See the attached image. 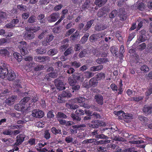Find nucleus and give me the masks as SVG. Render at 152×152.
I'll list each match as a JSON object with an SVG mask.
<instances>
[{"mask_svg":"<svg viewBox=\"0 0 152 152\" xmlns=\"http://www.w3.org/2000/svg\"><path fill=\"white\" fill-rule=\"evenodd\" d=\"M50 59L49 57L47 56H36L34 58V61L39 62H45Z\"/></svg>","mask_w":152,"mask_h":152,"instance_id":"f8f14e48","label":"nucleus"},{"mask_svg":"<svg viewBox=\"0 0 152 152\" xmlns=\"http://www.w3.org/2000/svg\"><path fill=\"white\" fill-rule=\"evenodd\" d=\"M152 109V106H145L143 109V112L145 113L149 114L151 113V109Z\"/></svg>","mask_w":152,"mask_h":152,"instance_id":"72a5a7b5","label":"nucleus"},{"mask_svg":"<svg viewBox=\"0 0 152 152\" xmlns=\"http://www.w3.org/2000/svg\"><path fill=\"white\" fill-rule=\"evenodd\" d=\"M107 61V59L104 58H99L97 59L96 61V63L99 64H103Z\"/></svg>","mask_w":152,"mask_h":152,"instance_id":"a18cd8bd","label":"nucleus"},{"mask_svg":"<svg viewBox=\"0 0 152 152\" xmlns=\"http://www.w3.org/2000/svg\"><path fill=\"white\" fill-rule=\"evenodd\" d=\"M147 39V37L146 35H139L134 44L138 45L140 43L145 41Z\"/></svg>","mask_w":152,"mask_h":152,"instance_id":"aec40b11","label":"nucleus"},{"mask_svg":"<svg viewBox=\"0 0 152 152\" xmlns=\"http://www.w3.org/2000/svg\"><path fill=\"white\" fill-rule=\"evenodd\" d=\"M44 68V66L42 65L36 64V66L34 68V70L35 71H38L43 70Z\"/></svg>","mask_w":152,"mask_h":152,"instance_id":"c03bdc74","label":"nucleus"},{"mask_svg":"<svg viewBox=\"0 0 152 152\" xmlns=\"http://www.w3.org/2000/svg\"><path fill=\"white\" fill-rule=\"evenodd\" d=\"M80 85L76 83L71 86V88L72 89V92H77L80 89Z\"/></svg>","mask_w":152,"mask_h":152,"instance_id":"7c9ffc66","label":"nucleus"},{"mask_svg":"<svg viewBox=\"0 0 152 152\" xmlns=\"http://www.w3.org/2000/svg\"><path fill=\"white\" fill-rule=\"evenodd\" d=\"M37 21L36 16L34 15L31 16L28 19L27 22L29 23H33Z\"/></svg>","mask_w":152,"mask_h":152,"instance_id":"ea45409f","label":"nucleus"},{"mask_svg":"<svg viewBox=\"0 0 152 152\" xmlns=\"http://www.w3.org/2000/svg\"><path fill=\"white\" fill-rule=\"evenodd\" d=\"M110 138L113 140L115 141L124 142L126 141L125 139L120 136L119 135H115L114 134H111Z\"/></svg>","mask_w":152,"mask_h":152,"instance_id":"f3484780","label":"nucleus"},{"mask_svg":"<svg viewBox=\"0 0 152 152\" xmlns=\"http://www.w3.org/2000/svg\"><path fill=\"white\" fill-rule=\"evenodd\" d=\"M90 1H88V0H86L85 3L82 5V9L84 10H85L86 9H88L89 7L90 6Z\"/></svg>","mask_w":152,"mask_h":152,"instance_id":"8fccbe9b","label":"nucleus"},{"mask_svg":"<svg viewBox=\"0 0 152 152\" xmlns=\"http://www.w3.org/2000/svg\"><path fill=\"white\" fill-rule=\"evenodd\" d=\"M25 136L23 134H20L16 137V140L15 144L17 146L20 145L24 140Z\"/></svg>","mask_w":152,"mask_h":152,"instance_id":"4468645a","label":"nucleus"},{"mask_svg":"<svg viewBox=\"0 0 152 152\" xmlns=\"http://www.w3.org/2000/svg\"><path fill=\"white\" fill-rule=\"evenodd\" d=\"M103 68V65H100L97 66H94L91 67L90 68V70L91 71L95 72L100 70L102 69Z\"/></svg>","mask_w":152,"mask_h":152,"instance_id":"cd10ccee","label":"nucleus"},{"mask_svg":"<svg viewBox=\"0 0 152 152\" xmlns=\"http://www.w3.org/2000/svg\"><path fill=\"white\" fill-rule=\"evenodd\" d=\"M68 80L71 86L76 83L75 80L71 77H70L68 78Z\"/></svg>","mask_w":152,"mask_h":152,"instance_id":"37998d69","label":"nucleus"},{"mask_svg":"<svg viewBox=\"0 0 152 152\" xmlns=\"http://www.w3.org/2000/svg\"><path fill=\"white\" fill-rule=\"evenodd\" d=\"M107 28V26L104 23H99L96 24L95 26V30L98 31L105 29Z\"/></svg>","mask_w":152,"mask_h":152,"instance_id":"dca6fc26","label":"nucleus"},{"mask_svg":"<svg viewBox=\"0 0 152 152\" xmlns=\"http://www.w3.org/2000/svg\"><path fill=\"white\" fill-rule=\"evenodd\" d=\"M138 118L140 121L144 123L148 121V119L147 118L142 115L139 116Z\"/></svg>","mask_w":152,"mask_h":152,"instance_id":"e2e57ef3","label":"nucleus"},{"mask_svg":"<svg viewBox=\"0 0 152 152\" xmlns=\"http://www.w3.org/2000/svg\"><path fill=\"white\" fill-rule=\"evenodd\" d=\"M2 133L4 135H10L13 133V132L10 129H5L3 131Z\"/></svg>","mask_w":152,"mask_h":152,"instance_id":"13d9d810","label":"nucleus"},{"mask_svg":"<svg viewBox=\"0 0 152 152\" xmlns=\"http://www.w3.org/2000/svg\"><path fill=\"white\" fill-rule=\"evenodd\" d=\"M45 17V15L44 14H40L37 16V19L40 23L44 24L46 22L45 19L44 18Z\"/></svg>","mask_w":152,"mask_h":152,"instance_id":"393cba45","label":"nucleus"},{"mask_svg":"<svg viewBox=\"0 0 152 152\" xmlns=\"http://www.w3.org/2000/svg\"><path fill=\"white\" fill-rule=\"evenodd\" d=\"M75 101H77L78 103H81L85 101V99L83 97H79L75 98Z\"/></svg>","mask_w":152,"mask_h":152,"instance_id":"338daca9","label":"nucleus"},{"mask_svg":"<svg viewBox=\"0 0 152 152\" xmlns=\"http://www.w3.org/2000/svg\"><path fill=\"white\" fill-rule=\"evenodd\" d=\"M105 12L103 8L99 9L97 13V15L99 17H101L105 14Z\"/></svg>","mask_w":152,"mask_h":152,"instance_id":"052dcab7","label":"nucleus"},{"mask_svg":"<svg viewBox=\"0 0 152 152\" xmlns=\"http://www.w3.org/2000/svg\"><path fill=\"white\" fill-rule=\"evenodd\" d=\"M115 114L117 115L120 119H123V115L124 114V113L122 111H120L118 112L114 111Z\"/></svg>","mask_w":152,"mask_h":152,"instance_id":"603ef678","label":"nucleus"},{"mask_svg":"<svg viewBox=\"0 0 152 152\" xmlns=\"http://www.w3.org/2000/svg\"><path fill=\"white\" fill-rule=\"evenodd\" d=\"M35 37V35L32 32L24 31L23 33V38L26 41L31 40Z\"/></svg>","mask_w":152,"mask_h":152,"instance_id":"6e6552de","label":"nucleus"},{"mask_svg":"<svg viewBox=\"0 0 152 152\" xmlns=\"http://www.w3.org/2000/svg\"><path fill=\"white\" fill-rule=\"evenodd\" d=\"M17 7L20 11L22 12L26 11L27 10L26 6L22 4L18 5Z\"/></svg>","mask_w":152,"mask_h":152,"instance_id":"de8ad7c7","label":"nucleus"},{"mask_svg":"<svg viewBox=\"0 0 152 152\" xmlns=\"http://www.w3.org/2000/svg\"><path fill=\"white\" fill-rule=\"evenodd\" d=\"M89 83L91 87H94L97 85L98 80L96 78L93 77L90 80Z\"/></svg>","mask_w":152,"mask_h":152,"instance_id":"b1692460","label":"nucleus"},{"mask_svg":"<svg viewBox=\"0 0 152 152\" xmlns=\"http://www.w3.org/2000/svg\"><path fill=\"white\" fill-rule=\"evenodd\" d=\"M94 20L92 19L87 22L86 24L83 29L82 31L83 32H86L91 28L92 25L94 23Z\"/></svg>","mask_w":152,"mask_h":152,"instance_id":"412c9836","label":"nucleus"},{"mask_svg":"<svg viewBox=\"0 0 152 152\" xmlns=\"http://www.w3.org/2000/svg\"><path fill=\"white\" fill-rule=\"evenodd\" d=\"M112 128H111V129L110 128H106V129H103L102 130H101V133H104L106 136H108L111 135V132H110V129H112Z\"/></svg>","mask_w":152,"mask_h":152,"instance_id":"c85d7f7f","label":"nucleus"},{"mask_svg":"<svg viewBox=\"0 0 152 152\" xmlns=\"http://www.w3.org/2000/svg\"><path fill=\"white\" fill-rule=\"evenodd\" d=\"M107 1V0H95L94 4L99 7H101Z\"/></svg>","mask_w":152,"mask_h":152,"instance_id":"bb28decb","label":"nucleus"},{"mask_svg":"<svg viewBox=\"0 0 152 152\" xmlns=\"http://www.w3.org/2000/svg\"><path fill=\"white\" fill-rule=\"evenodd\" d=\"M143 98V97L141 96L132 97L131 98V101H134L135 102H138L142 99Z\"/></svg>","mask_w":152,"mask_h":152,"instance_id":"5fc2aeb1","label":"nucleus"},{"mask_svg":"<svg viewBox=\"0 0 152 152\" xmlns=\"http://www.w3.org/2000/svg\"><path fill=\"white\" fill-rule=\"evenodd\" d=\"M105 35V34L104 33L94 34L90 36L89 37V40L91 42H95L100 38H103Z\"/></svg>","mask_w":152,"mask_h":152,"instance_id":"39448f33","label":"nucleus"},{"mask_svg":"<svg viewBox=\"0 0 152 152\" xmlns=\"http://www.w3.org/2000/svg\"><path fill=\"white\" fill-rule=\"evenodd\" d=\"M145 6L144 3H139L137 6V9L141 11H142L145 9Z\"/></svg>","mask_w":152,"mask_h":152,"instance_id":"0e129e2a","label":"nucleus"},{"mask_svg":"<svg viewBox=\"0 0 152 152\" xmlns=\"http://www.w3.org/2000/svg\"><path fill=\"white\" fill-rule=\"evenodd\" d=\"M51 132L54 134L56 135L57 134H61V130L57 129L55 127H53L51 129Z\"/></svg>","mask_w":152,"mask_h":152,"instance_id":"79ce46f5","label":"nucleus"},{"mask_svg":"<svg viewBox=\"0 0 152 152\" xmlns=\"http://www.w3.org/2000/svg\"><path fill=\"white\" fill-rule=\"evenodd\" d=\"M133 138H134V140L130 141L129 142V143L133 144H137L138 143H142L144 142L143 140H138L139 138V137L137 135H134Z\"/></svg>","mask_w":152,"mask_h":152,"instance_id":"5701e85b","label":"nucleus"},{"mask_svg":"<svg viewBox=\"0 0 152 152\" xmlns=\"http://www.w3.org/2000/svg\"><path fill=\"white\" fill-rule=\"evenodd\" d=\"M11 48L12 47H7L5 49H1L0 50V53L2 55L9 57L10 55V51Z\"/></svg>","mask_w":152,"mask_h":152,"instance_id":"a211bd4d","label":"nucleus"},{"mask_svg":"<svg viewBox=\"0 0 152 152\" xmlns=\"http://www.w3.org/2000/svg\"><path fill=\"white\" fill-rule=\"evenodd\" d=\"M67 105L68 106V107L71 109L75 110L79 107V106L77 104H67Z\"/></svg>","mask_w":152,"mask_h":152,"instance_id":"774afa93","label":"nucleus"},{"mask_svg":"<svg viewBox=\"0 0 152 152\" xmlns=\"http://www.w3.org/2000/svg\"><path fill=\"white\" fill-rule=\"evenodd\" d=\"M85 76L87 78H89L92 77L94 75V73L93 72H90L89 71L86 72H84Z\"/></svg>","mask_w":152,"mask_h":152,"instance_id":"09e8293b","label":"nucleus"},{"mask_svg":"<svg viewBox=\"0 0 152 152\" xmlns=\"http://www.w3.org/2000/svg\"><path fill=\"white\" fill-rule=\"evenodd\" d=\"M96 141V139H87L84 140L83 142V143L85 144H88L89 143H91L94 142Z\"/></svg>","mask_w":152,"mask_h":152,"instance_id":"49530a36","label":"nucleus"},{"mask_svg":"<svg viewBox=\"0 0 152 152\" xmlns=\"http://www.w3.org/2000/svg\"><path fill=\"white\" fill-rule=\"evenodd\" d=\"M65 141L67 143L72 142L73 144H75L76 143L75 141H73V139L71 136H69L66 137L65 138Z\"/></svg>","mask_w":152,"mask_h":152,"instance_id":"a19ab883","label":"nucleus"},{"mask_svg":"<svg viewBox=\"0 0 152 152\" xmlns=\"http://www.w3.org/2000/svg\"><path fill=\"white\" fill-rule=\"evenodd\" d=\"M54 83L57 89L59 90H62L65 89V87L64 86L62 81L59 78L56 79Z\"/></svg>","mask_w":152,"mask_h":152,"instance_id":"1a4fd4ad","label":"nucleus"},{"mask_svg":"<svg viewBox=\"0 0 152 152\" xmlns=\"http://www.w3.org/2000/svg\"><path fill=\"white\" fill-rule=\"evenodd\" d=\"M16 98V96H15L9 97L6 100L5 103L9 105H11L14 103V102Z\"/></svg>","mask_w":152,"mask_h":152,"instance_id":"4be33fe9","label":"nucleus"},{"mask_svg":"<svg viewBox=\"0 0 152 152\" xmlns=\"http://www.w3.org/2000/svg\"><path fill=\"white\" fill-rule=\"evenodd\" d=\"M86 126L85 124H83L82 125H77L72 126V127L69 128L70 132L72 134L77 133V129L80 128L85 127Z\"/></svg>","mask_w":152,"mask_h":152,"instance_id":"2eb2a0df","label":"nucleus"},{"mask_svg":"<svg viewBox=\"0 0 152 152\" xmlns=\"http://www.w3.org/2000/svg\"><path fill=\"white\" fill-rule=\"evenodd\" d=\"M53 37L54 36L52 34H48L47 35L45 40L48 43H49L53 40Z\"/></svg>","mask_w":152,"mask_h":152,"instance_id":"864d4df0","label":"nucleus"},{"mask_svg":"<svg viewBox=\"0 0 152 152\" xmlns=\"http://www.w3.org/2000/svg\"><path fill=\"white\" fill-rule=\"evenodd\" d=\"M72 94L68 90L63 91L61 94H59L58 96L57 102L59 103L64 102L66 98H70L72 96Z\"/></svg>","mask_w":152,"mask_h":152,"instance_id":"f03ea898","label":"nucleus"},{"mask_svg":"<svg viewBox=\"0 0 152 152\" xmlns=\"http://www.w3.org/2000/svg\"><path fill=\"white\" fill-rule=\"evenodd\" d=\"M8 69L6 67L0 66V77L2 78H4L7 77L8 73Z\"/></svg>","mask_w":152,"mask_h":152,"instance_id":"ddd939ff","label":"nucleus"},{"mask_svg":"<svg viewBox=\"0 0 152 152\" xmlns=\"http://www.w3.org/2000/svg\"><path fill=\"white\" fill-rule=\"evenodd\" d=\"M89 36V33H86L81 38L80 41V42L82 44H85L87 41Z\"/></svg>","mask_w":152,"mask_h":152,"instance_id":"c756f323","label":"nucleus"},{"mask_svg":"<svg viewBox=\"0 0 152 152\" xmlns=\"http://www.w3.org/2000/svg\"><path fill=\"white\" fill-rule=\"evenodd\" d=\"M13 55L14 57L18 62L21 61L22 60V57L20 54L15 52L13 53Z\"/></svg>","mask_w":152,"mask_h":152,"instance_id":"58836bf2","label":"nucleus"},{"mask_svg":"<svg viewBox=\"0 0 152 152\" xmlns=\"http://www.w3.org/2000/svg\"><path fill=\"white\" fill-rule=\"evenodd\" d=\"M140 70L144 72H146L149 71V69L146 65H144L141 67Z\"/></svg>","mask_w":152,"mask_h":152,"instance_id":"4d7b16f0","label":"nucleus"},{"mask_svg":"<svg viewBox=\"0 0 152 152\" xmlns=\"http://www.w3.org/2000/svg\"><path fill=\"white\" fill-rule=\"evenodd\" d=\"M56 118L57 119L59 118L66 119L67 118V116L64 113L58 112L56 115Z\"/></svg>","mask_w":152,"mask_h":152,"instance_id":"e433bc0d","label":"nucleus"},{"mask_svg":"<svg viewBox=\"0 0 152 152\" xmlns=\"http://www.w3.org/2000/svg\"><path fill=\"white\" fill-rule=\"evenodd\" d=\"M118 13V12L116 10H113L110 14H109V16L110 18L113 19L115 17Z\"/></svg>","mask_w":152,"mask_h":152,"instance_id":"f704fd0d","label":"nucleus"},{"mask_svg":"<svg viewBox=\"0 0 152 152\" xmlns=\"http://www.w3.org/2000/svg\"><path fill=\"white\" fill-rule=\"evenodd\" d=\"M105 77V74L102 72H100L96 75V78L99 80L104 79Z\"/></svg>","mask_w":152,"mask_h":152,"instance_id":"6e6d98bb","label":"nucleus"},{"mask_svg":"<svg viewBox=\"0 0 152 152\" xmlns=\"http://www.w3.org/2000/svg\"><path fill=\"white\" fill-rule=\"evenodd\" d=\"M72 66L75 67L76 68L79 67L81 66V64L79 62L75 61L71 63Z\"/></svg>","mask_w":152,"mask_h":152,"instance_id":"bf43d9fd","label":"nucleus"},{"mask_svg":"<svg viewBox=\"0 0 152 152\" xmlns=\"http://www.w3.org/2000/svg\"><path fill=\"white\" fill-rule=\"evenodd\" d=\"M60 17L59 14L58 12L52 13L47 18L48 22L52 23L56 21Z\"/></svg>","mask_w":152,"mask_h":152,"instance_id":"0eeeda50","label":"nucleus"},{"mask_svg":"<svg viewBox=\"0 0 152 152\" xmlns=\"http://www.w3.org/2000/svg\"><path fill=\"white\" fill-rule=\"evenodd\" d=\"M95 101L98 104L102 105L104 103V99L103 96L100 94H96L94 96Z\"/></svg>","mask_w":152,"mask_h":152,"instance_id":"9b49d317","label":"nucleus"},{"mask_svg":"<svg viewBox=\"0 0 152 152\" xmlns=\"http://www.w3.org/2000/svg\"><path fill=\"white\" fill-rule=\"evenodd\" d=\"M19 44L18 48L20 49V52L23 56L26 55L28 54V52L26 48L27 44L26 42L21 41L18 42Z\"/></svg>","mask_w":152,"mask_h":152,"instance_id":"7ed1b4c3","label":"nucleus"},{"mask_svg":"<svg viewBox=\"0 0 152 152\" xmlns=\"http://www.w3.org/2000/svg\"><path fill=\"white\" fill-rule=\"evenodd\" d=\"M17 17H16V18L12 19L10 22L6 24L5 26L7 28H10L11 29L14 28L15 27H17L16 26L19 22V19L17 18Z\"/></svg>","mask_w":152,"mask_h":152,"instance_id":"423d86ee","label":"nucleus"},{"mask_svg":"<svg viewBox=\"0 0 152 152\" xmlns=\"http://www.w3.org/2000/svg\"><path fill=\"white\" fill-rule=\"evenodd\" d=\"M75 31V29L74 28H72L68 30L66 32L65 36L68 37L71 34Z\"/></svg>","mask_w":152,"mask_h":152,"instance_id":"680f3d73","label":"nucleus"},{"mask_svg":"<svg viewBox=\"0 0 152 152\" xmlns=\"http://www.w3.org/2000/svg\"><path fill=\"white\" fill-rule=\"evenodd\" d=\"M77 115L76 114L72 113L71 114L70 116L72 118L73 121L78 122L81 120V118Z\"/></svg>","mask_w":152,"mask_h":152,"instance_id":"2f4dec72","label":"nucleus"},{"mask_svg":"<svg viewBox=\"0 0 152 152\" xmlns=\"http://www.w3.org/2000/svg\"><path fill=\"white\" fill-rule=\"evenodd\" d=\"M73 53L74 50H73V48L72 47H70L66 50L64 52V54L65 56H67Z\"/></svg>","mask_w":152,"mask_h":152,"instance_id":"473e14b6","label":"nucleus"},{"mask_svg":"<svg viewBox=\"0 0 152 152\" xmlns=\"http://www.w3.org/2000/svg\"><path fill=\"white\" fill-rule=\"evenodd\" d=\"M88 126L90 128L93 129H97L99 126H104L106 124L101 121L94 120L91 123L88 124Z\"/></svg>","mask_w":152,"mask_h":152,"instance_id":"20e7f679","label":"nucleus"},{"mask_svg":"<svg viewBox=\"0 0 152 152\" xmlns=\"http://www.w3.org/2000/svg\"><path fill=\"white\" fill-rule=\"evenodd\" d=\"M7 17V14L5 12H0V23H1Z\"/></svg>","mask_w":152,"mask_h":152,"instance_id":"c9c22d12","label":"nucleus"},{"mask_svg":"<svg viewBox=\"0 0 152 152\" xmlns=\"http://www.w3.org/2000/svg\"><path fill=\"white\" fill-rule=\"evenodd\" d=\"M31 115L36 118H41L44 116V113L42 110H35L33 111Z\"/></svg>","mask_w":152,"mask_h":152,"instance_id":"9d476101","label":"nucleus"},{"mask_svg":"<svg viewBox=\"0 0 152 152\" xmlns=\"http://www.w3.org/2000/svg\"><path fill=\"white\" fill-rule=\"evenodd\" d=\"M30 99L29 97H26L22 99L19 104L15 105L14 107V109L18 111H23L28 108V101Z\"/></svg>","mask_w":152,"mask_h":152,"instance_id":"f257e3e1","label":"nucleus"},{"mask_svg":"<svg viewBox=\"0 0 152 152\" xmlns=\"http://www.w3.org/2000/svg\"><path fill=\"white\" fill-rule=\"evenodd\" d=\"M123 114V119L126 122L128 123L129 121L128 120L132 118L133 115L131 114L124 113V114Z\"/></svg>","mask_w":152,"mask_h":152,"instance_id":"a878e982","label":"nucleus"},{"mask_svg":"<svg viewBox=\"0 0 152 152\" xmlns=\"http://www.w3.org/2000/svg\"><path fill=\"white\" fill-rule=\"evenodd\" d=\"M7 79L9 81L14 80L16 77V75L14 72L12 70H10L7 75Z\"/></svg>","mask_w":152,"mask_h":152,"instance_id":"6ab92c4d","label":"nucleus"},{"mask_svg":"<svg viewBox=\"0 0 152 152\" xmlns=\"http://www.w3.org/2000/svg\"><path fill=\"white\" fill-rule=\"evenodd\" d=\"M58 52L57 49L55 48L50 49L48 51V54L50 56H53L56 54Z\"/></svg>","mask_w":152,"mask_h":152,"instance_id":"4c0bfd02","label":"nucleus"},{"mask_svg":"<svg viewBox=\"0 0 152 152\" xmlns=\"http://www.w3.org/2000/svg\"><path fill=\"white\" fill-rule=\"evenodd\" d=\"M95 137L96 138H100L102 139H105L106 140L108 139L109 138V137L108 136H106L103 134H98L96 135Z\"/></svg>","mask_w":152,"mask_h":152,"instance_id":"3c124183","label":"nucleus"},{"mask_svg":"<svg viewBox=\"0 0 152 152\" xmlns=\"http://www.w3.org/2000/svg\"><path fill=\"white\" fill-rule=\"evenodd\" d=\"M146 47V44L143 43L138 46V49L140 51H142L145 49Z\"/></svg>","mask_w":152,"mask_h":152,"instance_id":"69168bd1","label":"nucleus"}]
</instances>
